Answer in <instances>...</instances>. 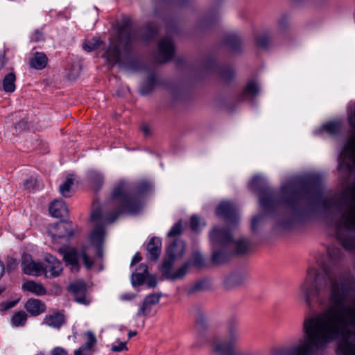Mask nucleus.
<instances>
[{"instance_id":"c03bdc74","label":"nucleus","mask_w":355,"mask_h":355,"mask_svg":"<svg viewBox=\"0 0 355 355\" xmlns=\"http://www.w3.org/2000/svg\"><path fill=\"white\" fill-rule=\"evenodd\" d=\"M192 261L194 266L200 267L204 264V259L199 252H195L192 255Z\"/></svg>"},{"instance_id":"6e6552de","label":"nucleus","mask_w":355,"mask_h":355,"mask_svg":"<svg viewBox=\"0 0 355 355\" xmlns=\"http://www.w3.org/2000/svg\"><path fill=\"white\" fill-rule=\"evenodd\" d=\"M58 252L62 255L64 261L76 271L80 269L79 259L83 261V264L88 270L91 269L94 265V261L87 255L85 250L78 252L74 248H61Z\"/></svg>"},{"instance_id":"13d9d810","label":"nucleus","mask_w":355,"mask_h":355,"mask_svg":"<svg viewBox=\"0 0 355 355\" xmlns=\"http://www.w3.org/2000/svg\"><path fill=\"white\" fill-rule=\"evenodd\" d=\"M7 59L6 58L5 52L3 53H0V69L4 67L6 64Z\"/></svg>"},{"instance_id":"9b49d317","label":"nucleus","mask_w":355,"mask_h":355,"mask_svg":"<svg viewBox=\"0 0 355 355\" xmlns=\"http://www.w3.org/2000/svg\"><path fill=\"white\" fill-rule=\"evenodd\" d=\"M174 45L171 39L164 37L160 40L158 45V55L157 61L162 63L172 59L174 54Z\"/></svg>"},{"instance_id":"0eeeda50","label":"nucleus","mask_w":355,"mask_h":355,"mask_svg":"<svg viewBox=\"0 0 355 355\" xmlns=\"http://www.w3.org/2000/svg\"><path fill=\"white\" fill-rule=\"evenodd\" d=\"M349 121L350 125L354 129V132L349 137L340 153L339 168L352 172L355 169V111L349 116Z\"/></svg>"},{"instance_id":"79ce46f5","label":"nucleus","mask_w":355,"mask_h":355,"mask_svg":"<svg viewBox=\"0 0 355 355\" xmlns=\"http://www.w3.org/2000/svg\"><path fill=\"white\" fill-rule=\"evenodd\" d=\"M24 187L28 190H33L39 187L37 179L30 178L24 182Z\"/></svg>"},{"instance_id":"2eb2a0df","label":"nucleus","mask_w":355,"mask_h":355,"mask_svg":"<svg viewBox=\"0 0 355 355\" xmlns=\"http://www.w3.org/2000/svg\"><path fill=\"white\" fill-rule=\"evenodd\" d=\"M248 279V275L243 272H235L228 275L223 282V285L227 289H232L245 284Z\"/></svg>"},{"instance_id":"5701e85b","label":"nucleus","mask_w":355,"mask_h":355,"mask_svg":"<svg viewBox=\"0 0 355 355\" xmlns=\"http://www.w3.org/2000/svg\"><path fill=\"white\" fill-rule=\"evenodd\" d=\"M64 322V315L59 313H55L51 315H47L45 316L44 319V324L53 328H60Z\"/></svg>"},{"instance_id":"4be33fe9","label":"nucleus","mask_w":355,"mask_h":355,"mask_svg":"<svg viewBox=\"0 0 355 355\" xmlns=\"http://www.w3.org/2000/svg\"><path fill=\"white\" fill-rule=\"evenodd\" d=\"M48 63V58L45 53L36 52L29 60L30 67L37 70L44 69Z\"/></svg>"},{"instance_id":"bf43d9fd","label":"nucleus","mask_w":355,"mask_h":355,"mask_svg":"<svg viewBox=\"0 0 355 355\" xmlns=\"http://www.w3.org/2000/svg\"><path fill=\"white\" fill-rule=\"evenodd\" d=\"M141 260V257L140 256L139 253H136L135 255L133 257L131 265H133L135 263L139 262Z\"/></svg>"},{"instance_id":"473e14b6","label":"nucleus","mask_w":355,"mask_h":355,"mask_svg":"<svg viewBox=\"0 0 355 355\" xmlns=\"http://www.w3.org/2000/svg\"><path fill=\"white\" fill-rule=\"evenodd\" d=\"M73 183V180L70 175L67 176L65 182L60 184L59 191L62 196L67 198L70 197L71 188Z\"/></svg>"},{"instance_id":"864d4df0","label":"nucleus","mask_w":355,"mask_h":355,"mask_svg":"<svg viewBox=\"0 0 355 355\" xmlns=\"http://www.w3.org/2000/svg\"><path fill=\"white\" fill-rule=\"evenodd\" d=\"M262 218H263L262 216H257L252 218L251 226H252V229L253 230H254L257 228V227L258 226L259 222L261 220Z\"/></svg>"},{"instance_id":"49530a36","label":"nucleus","mask_w":355,"mask_h":355,"mask_svg":"<svg viewBox=\"0 0 355 355\" xmlns=\"http://www.w3.org/2000/svg\"><path fill=\"white\" fill-rule=\"evenodd\" d=\"M150 188V184L148 182H141L137 187L136 193H144L147 192Z\"/></svg>"},{"instance_id":"680f3d73","label":"nucleus","mask_w":355,"mask_h":355,"mask_svg":"<svg viewBox=\"0 0 355 355\" xmlns=\"http://www.w3.org/2000/svg\"><path fill=\"white\" fill-rule=\"evenodd\" d=\"M148 28L149 29V35L148 37H152L153 35H155L157 33V28L151 26H148Z\"/></svg>"},{"instance_id":"6e6d98bb","label":"nucleus","mask_w":355,"mask_h":355,"mask_svg":"<svg viewBox=\"0 0 355 355\" xmlns=\"http://www.w3.org/2000/svg\"><path fill=\"white\" fill-rule=\"evenodd\" d=\"M146 284L149 287L154 288L157 284V279L155 277H151L148 279Z\"/></svg>"},{"instance_id":"de8ad7c7","label":"nucleus","mask_w":355,"mask_h":355,"mask_svg":"<svg viewBox=\"0 0 355 355\" xmlns=\"http://www.w3.org/2000/svg\"><path fill=\"white\" fill-rule=\"evenodd\" d=\"M190 226L192 230L198 231L200 226V218L196 216H193L190 218Z\"/></svg>"},{"instance_id":"4d7b16f0","label":"nucleus","mask_w":355,"mask_h":355,"mask_svg":"<svg viewBox=\"0 0 355 355\" xmlns=\"http://www.w3.org/2000/svg\"><path fill=\"white\" fill-rule=\"evenodd\" d=\"M135 298V295L131 293L123 294L120 296L121 300H132Z\"/></svg>"},{"instance_id":"4468645a","label":"nucleus","mask_w":355,"mask_h":355,"mask_svg":"<svg viewBox=\"0 0 355 355\" xmlns=\"http://www.w3.org/2000/svg\"><path fill=\"white\" fill-rule=\"evenodd\" d=\"M45 261L43 272H45L46 277H55L60 275L62 270V265L57 258L48 255L45 257Z\"/></svg>"},{"instance_id":"37998d69","label":"nucleus","mask_w":355,"mask_h":355,"mask_svg":"<svg viewBox=\"0 0 355 355\" xmlns=\"http://www.w3.org/2000/svg\"><path fill=\"white\" fill-rule=\"evenodd\" d=\"M288 25V18L287 16L284 15L282 16L278 20H277V27L280 31H284Z\"/></svg>"},{"instance_id":"052dcab7","label":"nucleus","mask_w":355,"mask_h":355,"mask_svg":"<svg viewBox=\"0 0 355 355\" xmlns=\"http://www.w3.org/2000/svg\"><path fill=\"white\" fill-rule=\"evenodd\" d=\"M96 253H97V256H98L99 258H101H101L103 257V255L102 245H98V246H96Z\"/></svg>"},{"instance_id":"a19ab883","label":"nucleus","mask_w":355,"mask_h":355,"mask_svg":"<svg viewBox=\"0 0 355 355\" xmlns=\"http://www.w3.org/2000/svg\"><path fill=\"white\" fill-rule=\"evenodd\" d=\"M91 178L92 179L93 187L98 190L101 188L103 183V178L101 175L98 173H92Z\"/></svg>"},{"instance_id":"cd10ccee","label":"nucleus","mask_w":355,"mask_h":355,"mask_svg":"<svg viewBox=\"0 0 355 355\" xmlns=\"http://www.w3.org/2000/svg\"><path fill=\"white\" fill-rule=\"evenodd\" d=\"M157 84L156 76L154 73L149 75L147 80L141 85L140 92L142 95L148 94Z\"/></svg>"},{"instance_id":"3c124183","label":"nucleus","mask_w":355,"mask_h":355,"mask_svg":"<svg viewBox=\"0 0 355 355\" xmlns=\"http://www.w3.org/2000/svg\"><path fill=\"white\" fill-rule=\"evenodd\" d=\"M260 179L259 176H254L249 184L250 188L252 190L258 189Z\"/></svg>"},{"instance_id":"7c9ffc66","label":"nucleus","mask_w":355,"mask_h":355,"mask_svg":"<svg viewBox=\"0 0 355 355\" xmlns=\"http://www.w3.org/2000/svg\"><path fill=\"white\" fill-rule=\"evenodd\" d=\"M250 243L247 239H239L235 243V253L237 254H244L247 252Z\"/></svg>"},{"instance_id":"423d86ee","label":"nucleus","mask_w":355,"mask_h":355,"mask_svg":"<svg viewBox=\"0 0 355 355\" xmlns=\"http://www.w3.org/2000/svg\"><path fill=\"white\" fill-rule=\"evenodd\" d=\"M209 239L215 248H220V250L214 251L211 261L216 265L227 262L233 253L230 248L232 244V236L230 231L226 228L214 227L209 232Z\"/></svg>"},{"instance_id":"39448f33","label":"nucleus","mask_w":355,"mask_h":355,"mask_svg":"<svg viewBox=\"0 0 355 355\" xmlns=\"http://www.w3.org/2000/svg\"><path fill=\"white\" fill-rule=\"evenodd\" d=\"M185 247L183 241L176 239L167 248L168 259L164 260L161 268V272L166 279L174 281L182 279L187 274L190 265L189 262L185 263L177 270L172 272L175 261L183 257Z\"/></svg>"},{"instance_id":"8fccbe9b","label":"nucleus","mask_w":355,"mask_h":355,"mask_svg":"<svg viewBox=\"0 0 355 355\" xmlns=\"http://www.w3.org/2000/svg\"><path fill=\"white\" fill-rule=\"evenodd\" d=\"M44 40V37L43 33L41 31L36 30L31 37V41L39 42Z\"/></svg>"},{"instance_id":"338daca9","label":"nucleus","mask_w":355,"mask_h":355,"mask_svg":"<svg viewBox=\"0 0 355 355\" xmlns=\"http://www.w3.org/2000/svg\"><path fill=\"white\" fill-rule=\"evenodd\" d=\"M141 130L144 132L145 135H148L149 133V128L146 125L142 126Z\"/></svg>"},{"instance_id":"5fc2aeb1","label":"nucleus","mask_w":355,"mask_h":355,"mask_svg":"<svg viewBox=\"0 0 355 355\" xmlns=\"http://www.w3.org/2000/svg\"><path fill=\"white\" fill-rule=\"evenodd\" d=\"M17 261L14 259L10 258L8 259L7 268L8 270H11L15 269L17 267Z\"/></svg>"},{"instance_id":"c9c22d12","label":"nucleus","mask_w":355,"mask_h":355,"mask_svg":"<svg viewBox=\"0 0 355 355\" xmlns=\"http://www.w3.org/2000/svg\"><path fill=\"white\" fill-rule=\"evenodd\" d=\"M323 128L330 135H336L340 131V125L338 122H329L325 124Z\"/></svg>"},{"instance_id":"0e129e2a","label":"nucleus","mask_w":355,"mask_h":355,"mask_svg":"<svg viewBox=\"0 0 355 355\" xmlns=\"http://www.w3.org/2000/svg\"><path fill=\"white\" fill-rule=\"evenodd\" d=\"M139 270L142 271V273L146 274L148 272V266L146 264H141Z\"/></svg>"},{"instance_id":"dca6fc26","label":"nucleus","mask_w":355,"mask_h":355,"mask_svg":"<svg viewBox=\"0 0 355 355\" xmlns=\"http://www.w3.org/2000/svg\"><path fill=\"white\" fill-rule=\"evenodd\" d=\"M161 294L159 293H153L146 296L137 315L147 316L150 313L152 306L159 302Z\"/></svg>"},{"instance_id":"603ef678","label":"nucleus","mask_w":355,"mask_h":355,"mask_svg":"<svg viewBox=\"0 0 355 355\" xmlns=\"http://www.w3.org/2000/svg\"><path fill=\"white\" fill-rule=\"evenodd\" d=\"M51 355H68L67 352L62 347H55L51 352Z\"/></svg>"},{"instance_id":"f8f14e48","label":"nucleus","mask_w":355,"mask_h":355,"mask_svg":"<svg viewBox=\"0 0 355 355\" xmlns=\"http://www.w3.org/2000/svg\"><path fill=\"white\" fill-rule=\"evenodd\" d=\"M216 214L230 223H234L238 220L236 209L230 202H222L218 206Z\"/></svg>"},{"instance_id":"f704fd0d","label":"nucleus","mask_w":355,"mask_h":355,"mask_svg":"<svg viewBox=\"0 0 355 355\" xmlns=\"http://www.w3.org/2000/svg\"><path fill=\"white\" fill-rule=\"evenodd\" d=\"M205 282L204 281H198L191 285L187 293L189 295H191L197 292L201 291L205 289Z\"/></svg>"},{"instance_id":"1a4fd4ad","label":"nucleus","mask_w":355,"mask_h":355,"mask_svg":"<svg viewBox=\"0 0 355 355\" xmlns=\"http://www.w3.org/2000/svg\"><path fill=\"white\" fill-rule=\"evenodd\" d=\"M76 227L71 222L60 221L55 224L50 230L54 240L58 239H71L75 232Z\"/></svg>"},{"instance_id":"9d476101","label":"nucleus","mask_w":355,"mask_h":355,"mask_svg":"<svg viewBox=\"0 0 355 355\" xmlns=\"http://www.w3.org/2000/svg\"><path fill=\"white\" fill-rule=\"evenodd\" d=\"M68 290L74 297V300L79 304L87 305L90 303V300L87 297V284L83 280H76L71 282Z\"/></svg>"},{"instance_id":"2f4dec72","label":"nucleus","mask_w":355,"mask_h":355,"mask_svg":"<svg viewBox=\"0 0 355 355\" xmlns=\"http://www.w3.org/2000/svg\"><path fill=\"white\" fill-rule=\"evenodd\" d=\"M101 40L98 37H93L91 40H87L83 44V48L87 52H91L98 49L101 44Z\"/></svg>"},{"instance_id":"aec40b11","label":"nucleus","mask_w":355,"mask_h":355,"mask_svg":"<svg viewBox=\"0 0 355 355\" xmlns=\"http://www.w3.org/2000/svg\"><path fill=\"white\" fill-rule=\"evenodd\" d=\"M50 214L57 218H63L67 216L68 209L62 200H55L49 206Z\"/></svg>"},{"instance_id":"7ed1b4c3","label":"nucleus","mask_w":355,"mask_h":355,"mask_svg":"<svg viewBox=\"0 0 355 355\" xmlns=\"http://www.w3.org/2000/svg\"><path fill=\"white\" fill-rule=\"evenodd\" d=\"M109 207L113 208L112 212L104 213L101 208L94 209L91 218L94 221L101 220L105 223H112L119 215L123 212L135 214L141 208L140 202L125 181H121L114 187L112 197L107 203Z\"/></svg>"},{"instance_id":"f257e3e1","label":"nucleus","mask_w":355,"mask_h":355,"mask_svg":"<svg viewBox=\"0 0 355 355\" xmlns=\"http://www.w3.org/2000/svg\"><path fill=\"white\" fill-rule=\"evenodd\" d=\"M299 296L311 309L313 304L326 309L303 322V338L291 349L292 355H318L317 352L339 336L340 343L355 335V284L343 273L319 272L314 268L307 270L299 288Z\"/></svg>"},{"instance_id":"4c0bfd02","label":"nucleus","mask_w":355,"mask_h":355,"mask_svg":"<svg viewBox=\"0 0 355 355\" xmlns=\"http://www.w3.org/2000/svg\"><path fill=\"white\" fill-rule=\"evenodd\" d=\"M145 274L142 272H137L135 274H132L131 281L132 284L134 286H140L144 284L145 281Z\"/></svg>"},{"instance_id":"bb28decb","label":"nucleus","mask_w":355,"mask_h":355,"mask_svg":"<svg viewBox=\"0 0 355 355\" xmlns=\"http://www.w3.org/2000/svg\"><path fill=\"white\" fill-rule=\"evenodd\" d=\"M16 76L13 72L9 73L5 76L3 79V89L6 92L12 93L15 90Z\"/></svg>"},{"instance_id":"72a5a7b5","label":"nucleus","mask_w":355,"mask_h":355,"mask_svg":"<svg viewBox=\"0 0 355 355\" xmlns=\"http://www.w3.org/2000/svg\"><path fill=\"white\" fill-rule=\"evenodd\" d=\"M196 326L198 329H202L208 327V318L201 310H198L196 316Z\"/></svg>"},{"instance_id":"f03ea898","label":"nucleus","mask_w":355,"mask_h":355,"mask_svg":"<svg viewBox=\"0 0 355 355\" xmlns=\"http://www.w3.org/2000/svg\"><path fill=\"white\" fill-rule=\"evenodd\" d=\"M318 191V187L311 185L309 182L306 187L300 188L288 184L282 187L279 197L268 188L263 189L259 193V202L266 210L282 205L295 214L301 211L304 201L311 202L315 199Z\"/></svg>"},{"instance_id":"c85d7f7f","label":"nucleus","mask_w":355,"mask_h":355,"mask_svg":"<svg viewBox=\"0 0 355 355\" xmlns=\"http://www.w3.org/2000/svg\"><path fill=\"white\" fill-rule=\"evenodd\" d=\"M28 315L24 311L16 312L12 317L10 323L15 327H24L27 321Z\"/></svg>"},{"instance_id":"b1692460","label":"nucleus","mask_w":355,"mask_h":355,"mask_svg":"<svg viewBox=\"0 0 355 355\" xmlns=\"http://www.w3.org/2000/svg\"><path fill=\"white\" fill-rule=\"evenodd\" d=\"M259 94V86L254 80H251L248 83L245 87L243 91V97L244 98L252 99Z\"/></svg>"},{"instance_id":"20e7f679","label":"nucleus","mask_w":355,"mask_h":355,"mask_svg":"<svg viewBox=\"0 0 355 355\" xmlns=\"http://www.w3.org/2000/svg\"><path fill=\"white\" fill-rule=\"evenodd\" d=\"M130 49V20L127 19L119 31L118 39L110 43L103 57L112 64H121L128 58Z\"/></svg>"},{"instance_id":"774afa93","label":"nucleus","mask_w":355,"mask_h":355,"mask_svg":"<svg viewBox=\"0 0 355 355\" xmlns=\"http://www.w3.org/2000/svg\"><path fill=\"white\" fill-rule=\"evenodd\" d=\"M136 335H137V331H130L128 332V338H132V337H133V336H135Z\"/></svg>"},{"instance_id":"69168bd1","label":"nucleus","mask_w":355,"mask_h":355,"mask_svg":"<svg viewBox=\"0 0 355 355\" xmlns=\"http://www.w3.org/2000/svg\"><path fill=\"white\" fill-rule=\"evenodd\" d=\"M4 271H5L4 265L1 261H0V279L3 275Z\"/></svg>"},{"instance_id":"58836bf2","label":"nucleus","mask_w":355,"mask_h":355,"mask_svg":"<svg viewBox=\"0 0 355 355\" xmlns=\"http://www.w3.org/2000/svg\"><path fill=\"white\" fill-rule=\"evenodd\" d=\"M256 44L259 47L266 49L270 45V38L266 35H262L256 38Z\"/></svg>"},{"instance_id":"ea45409f","label":"nucleus","mask_w":355,"mask_h":355,"mask_svg":"<svg viewBox=\"0 0 355 355\" xmlns=\"http://www.w3.org/2000/svg\"><path fill=\"white\" fill-rule=\"evenodd\" d=\"M182 225L181 222H178L175 223L168 232V237H174L178 236L182 232Z\"/></svg>"},{"instance_id":"412c9836","label":"nucleus","mask_w":355,"mask_h":355,"mask_svg":"<svg viewBox=\"0 0 355 355\" xmlns=\"http://www.w3.org/2000/svg\"><path fill=\"white\" fill-rule=\"evenodd\" d=\"M338 353L339 355H355V335L340 343Z\"/></svg>"},{"instance_id":"09e8293b","label":"nucleus","mask_w":355,"mask_h":355,"mask_svg":"<svg viewBox=\"0 0 355 355\" xmlns=\"http://www.w3.org/2000/svg\"><path fill=\"white\" fill-rule=\"evenodd\" d=\"M123 350H128L125 342H119L117 345H112L111 351L114 352H120Z\"/></svg>"},{"instance_id":"c756f323","label":"nucleus","mask_w":355,"mask_h":355,"mask_svg":"<svg viewBox=\"0 0 355 355\" xmlns=\"http://www.w3.org/2000/svg\"><path fill=\"white\" fill-rule=\"evenodd\" d=\"M225 44L233 50L237 51L241 45V40L236 34H229L225 39Z\"/></svg>"},{"instance_id":"f3484780","label":"nucleus","mask_w":355,"mask_h":355,"mask_svg":"<svg viewBox=\"0 0 355 355\" xmlns=\"http://www.w3.org/2000/svg\"><path fill=\"white\" fill-rule=\"evenodd\" d=\"M24 309L31 315L37 316L45 311L46 306L40 300L31 298L26 301Z\"/></svg>"},{"instance_id":"a878e982","label":"nucleus","mask_w":355,"mask_h":355,"mask_svg":"<svg viewBox=\"0 0 355 355\" xmlns=\"http://www.w3.org/2000/svg\"><path fill=\"white\" fill-rule=\"evenodd\" d=\"M105 236V230L101 225H97L90 234V240L93 245H102Z\"/></svg>"},{"instance_id":"a18cd8bd","label":"nucleus","mask_w":355,"mask_h":355,"mask_svg":"<svg viewBox=\"0 0 355 355\" xmlns=\"http://www.w3.org/2000/svg\"><path fill=\"white\" fill-rule=\"evenodd\" d=\"M328 253L331 259H337L342 257V252L340 249L331 248L328 249Z\"/></svg>"},{"instance_id":"e2e57ef3","label":"nucleus","mask_w":355,"mask_h":355,"mask_svg":"<svg viewBox=\"0 0 355 355\" xmlns=\"http://www.w3.org/2000/svg\"><path fill=\"white\" fill-rule=\"evenodd\" d=\"M16 304V301L10 302L5 306V307L2 310H8L9 309H11L12 307L15 306Z\"/></svg>"},{"instance_id":"e433bc0d","label":"nucleus","mask_w":355,"mask_h":355,"mask_svg":"<svg viewBox=\"0 0 355 355\" xmlns=\"http://www.w3.org/2000/svg\"><path fill=\"white\" fill-rule=\"evenodd\" d=\"M234 75V71L230 67L224 68L220 70V78L225 82L231 80Z\"/></svg>"},{"instance_id":"ddd939ff","label":"nucleus","mask_w":355,"mask_h":355,"mask_svg":"<svg viewBox=\"0 0 355 355\" xmlns=\"http://www.w3.org/2000/svg\"><path fill=\"white\" fill-rule=\"evenodd\" d=\"M21 266L24 272L28 275L38 276L42 272L44 266L32 260L31 255L24 254L21 257Z\"/></svg>"},{"instance_id":"393cba45","label":"nucleus","mask_w":355,"mask_h":355,"mask_svg":"<svg viewBox=\"0 0 355 355\" xmlns=\"http://www.w3.org/2000/svg\"><path fill=\"white\" fill-rule=\"evenodd\" d=\"M22 288L35 293L37 295H43L46 293L45 288L42 284L36 283L33 281H28L25 282L22 285Z\"/></svg>"},{"instance_id":"6ab92c4d","label":"nucleus","mask_w":355,"mask_h":355,"mask_svg":"<svg viewBox=\"0 0 355 355\" xmlns=\"http://www.w3.org/2000/svg\"><path fill=\"white\" fill-rule=\"evenodd\" d=\"M162 243L159 238H152L146 246L148 251V259L152 261H155L158 259L161 252Z\"/></svg>"},{"instance_id":"a211bd4d","label":"nucleus","mask_w":355,"mask_h":355,"mask_svg":"<svg viewBox=\"0 0 355 355\" xmlns=\"http://www.w3.org/2000/svg\"><path fill=\"white\" fill-rule=\"evenodd\" d=\"M86 343L75 350L74 355H92V348L96 343V338L91 331L86 333Z\"/></svg>"}]
</instances>
